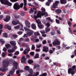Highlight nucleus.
I'll return each instance as SVG.
<instances>
[{
	"label": "nucleus",
	"instance_id": "obj_22",
	"mask_svg": "<svg viewBox=\"0 0 76 76\" xmlns=\"http://www.w3.org/2000/svg\"><path fill=\"white\" fill-rule=\"evenodd\" d=\"M72 71H73L72 68H69L68 70V73L69 74H70Z\"/></svg>",
	"mask_w": 76,
	"mask_h": 76
},
{
	"label": "nucleus",
	"instance_id": "obj_63",
	"mask_svg": "<svg viewBox=\"0 0 76 76\" xmlns=\"http://www.w3.org/2000/svg\"><path fill=\"white\" fill-rule=\"evenodd\" d=\"M3 51H4V52H6V51H7V49H6V48L5 47L3 49Z\"/></svg>",
	"mask_w": 76,
	"mask_h": 76
},
{
	"label": "nucleus",
	"instance_id": "obj_37",
	"mask_svg": "<svg viewBox=\"0 0 76 76\" xmlns=\"http://www.w3.org/2000/svg\"><path fill=\"white\" fill-rule=\"evenodd\" d=\"M14 28H15V29H19V28H20V26L19 25H18L16 26H15Z\"/></svg>",
	"mask_w": 76,
	"mask_h": 76
},
{
	"label": "nucleus",
	"instance_id": "obj_19",
	"mask_svg": "<svg viewBox=\"0 0 76 76\" xmlns=\"http://www.w3.org/2000/svg\"><path fill=\"white\" fill-rule=\"evenodd\" d=\"M28 63L29 64H31L34 63V61L31 59L29 60L28 61Z\"/></svg>",
	"mask_w": 76,
	"mask_h": 76
},
{
	"label": "nucleus",
	"instance_id": "obj_43",
	"mask_svg": "<svg viewBox=\"0 0 76 76\" xmlns=\"http://www.w3.org/2000/svg\"><path fill=\"white\" fill-rule=\"evenodd\" d=\"M23 38H28V34H24L23 36Z\"/></svg>",
	"mask_w": 76,
	"mask_h": 76
},
{
	"label": "nucleus",
	"instance_id": "obj_42",
	"mask_svg": "<svg viewBox=\"0 0 76 76\" xmlns=\"http://www.w3.org/2000/svg\"><path fill=\"white\" fill-rule=\"evenodd\" d=\"M36 22L37 23L38 26L39 25H41V22H39V21L38 20H36Z\"/></svg>",
	"mask_w": 76,
	"mask_h": 76
},
{
	"label": "nucleus",
	"instance_id": "obj_17",
	"mask_svg": "<svg viewBox=\"0 0 76 76\" xmlns=\"http://www.w3.org/2000/svg\"><path fill=\"white\" fill-rule=\"evenodd\" d=\"M10 43L12 45H13V46H15L16 45V43L13 41H10Z\"/></svg>",
	"mask_w": 76,
	"mask_h": 76
},
{
	"label": "nucleus",
	"instance_id": "obj_60",
	"mask_svg": "<svg viewBox=\"0 0 76 76\" xmlns=\"http://www.w3.org/2000/svg\"><path fill=\"white\" fill-rule=\"evenodd\" d=\"M34 4H35V6H38V4L35 1L34 2Z\"/></svg>",
	"mask_w": 76,
	"mask_h": 76
},
{
	"label": "nucleus",
	"instance_id": "obj_29",
	"mask_svg": "<svg viewBox=\"0 0 76 76\" xmlns=\"http://www.w3.org/2000/svg\"><path fill=\"white\" fill-rule=\"evenodd\" d=\"M34 58H39V54L36 53Z\"/></svg>",
	"mask_w": 76,
	"mask_h": 76
},
{
	"label": "nucleus",
	"instance_id": "obj_7",
	"mask_svg": "<svg viewBox=\"0 0 76 76\" xmlns=\"http://www.w3.org/2000/svg\"><path fill=\"white\" fill-rule=\"evenodd\" d=\"M26 49H25L23 52V53L24 54H27L29 53V52L30 51V48L29 47V46L26 47Z\"/></svg>",
	"mask_w": 76,
	"mask_h": 76
},
{
	"label": "nucleus",
	"instance_id": "obj_6",
	"mask_svg": "<svg viewBox=\"0 0 76 76\" xmlns=\"http://www.w3.org/2000/svg\"><path fill=\"white\" fill-rule=\"evenodd\" d=\"M24 29L25 30L27 31H30L27 33V34L28 35H29V36H31V35H32L33 32L32 31H31V30L29 29V28H26V27H24Z\"/></svg>",
	"mask_w": 76,
	"mask_h": 76
},
{
	"label": "nucleus",
	"instance_id": "obj_45",
	"mask_svg": "<svg viewBox=\"0 0 76 76\" xmlns=\"http://www.w3.org/2000/svg\"><path fill=\"white\" fill-rule=\"evenodd\" d=\"M18 54H19V52L18 51H16L14 53V55H18Z\"/></svg>",
	"mask_w": 76,
	"mask_h": 76
},
{
	"label": "nucleus",
	"instance_id": "obj_21",
	"mask_svg": "<svg viewBox=\"0 0 76 76\" xmlns=\"http://www.w3.org/2000/svg\"><path fill=\"white\" fill-rule=\"evenodd\" d=\"M8 70V69H7L5 68H4L1 69V71L3 72H6V71Z\"/></svg>",
	"mask_w": 76,
	"mask_h": 76
},
{
	"label": "nucleus",
	"instance_id": "obj_44",
	"mask_svg": "<svg viewBox=\"0 0 76 76\" xmlns=\"http://www.w3.org/2000/svg\"><path fill=\"white\" fill-rule=\"evenodd\" d=\"M47 74L46 72H45L44 73H43L41 75V76H47Z\"/></svg>",
	"mask_w": 76,
	"mask_h": 76
},
{
	"label": "nucleus",
	"instance_id": "obj_51",
	"mask_svg": "<svg viewBox=\"0 0 76 76\" xmlns=\"http://www.w3.org/2000/svg\"><path fill=\"white\" fill-rule=\"evenodd\" d=\"M68 23L69 26H71V25H72V23L70 21H68Z\"/></svg>",
	"mask_w": 76,
	"mask_h": 76
},
{
	"label": "nucleus",
	"instance_id": "obj_46",
	"mask_svg": "<svg viewBox=\"0 0 76 76\" xmlns=\"http://www.w3.org/2000/svg\"><path fill=\"white\" fill-rule=\"evenodd\" d=\"M34 54L35 53H34V52H31L30 53V54L32 56H34Z\"/></svg>",
	"mask_w": 76,
	"mask_h": 76
},
{
	"label": "nucleus",
	"instance_id": "obj_54",
	"mask_svg": "<svg viewBox=\"0 0 76 76\" xmlns=\"http://www.w3.org/2000/svg\"><path fill=\"white\" fill-rule=\"evenodd\" d=\"M12 37L14 38H17V37H18V35H16V34H14V35H12Z\"/></svg>",
	"mask_w": 76,
	"mask_h": 76
},
{
	"label": "nucleus",
	"instance_id": "obj_55",
	"mask_svg": "<svg viewBox=\"0 0 76 76\" xmlns=\"http://www.w3.org/2000/svg\"><path fill=\"white\" fill-rule=\"evenodd\" d=\"M56 21L57 23H58V24H59V23H60L59 20H58V19H56Z\"/></svg>",
	"mask_w": 76,
	"mask_h": 76
},
{
	"label": "nucleus",
	"instance_id": "obj_3",
	"mask_svg": "<svg viewBox=\"0 0 76 76\" xmlns=\"http://www.w3.org/2000/svg\"><path fill=\"white\" fill-rule=\"evenodd\" d=\"M45 13H42L41 11H39V12H37V16L36 15L34 16V18L35 20L36 21L37 20H37V18H41V16H43L44 15H45Z\"/></svg>",
	"mask_w": 76,
	"mask_h": 76
},
{
	"label": "nucleus",
	"instance_id": "obj_47",
	"mask_svg": "<svg viewBox=\"0 0 76 76\" xmlns=\"http://www.w3.org/2000/svg\"><path fill=\"white\" fill-rule=\"evenodd\" d=\"M1 56L3 57H4L6 56V54H5L4 52H3L1 54Z\"/></svg>",
	"mask_w": 76,
	"mask_h": 76
},
{
	"label": "nucleus",
	"instance_id": "obj_11",
	"mask_svg": "<svg viewBox=\"0 0 76 76\" xmlns=\"http://www.w3.org/2000/svg\"><path fill=\"white\" fill-rule=\"evenodd\" d=\"M49 50V48L46 46H44L43 47V49H42L43 51L44 52H46L47 53L48 51Z\"/></svg>",
	"mask_w": 76,
	"mask_h": 76
},
{
	"label": "nucleus",
	"instance_id": "obj_57",
	"mask_svg": "<svg viewBox=\"0 0 76 76\" xmlns=\"http://www.w3.org/2000/svg\"><path fill=\"white\" fill-rule=\"evenodd\" d=\"M46 25L47 26V27H50V24L49 23H48L46 24Z\"/></svg>",
	"mask_w": 76,
	"mask_h": 76
},
{
	"label": "nucleus",
	"instance_id": "obj_8",
	"mask_svg": "<svg viewBox=\"0 0 76 76\" xmlns=\"http://www.w3.org/2000/svg\"><path fill=\"white\" fill-rule=\"evenodd\" d=\"M15 19H12V25H16L19 24V20L15 21Z\"/></svg>",
	"mask_w": 76,
	"mask_h": 76
},
{
	"label": "nucleus",
	"instance_id": "obj_24",
	"mask_svg": "<svg viewBox=\"0 0 76 76\" xmlns=\"http://www.w3.org/2000/svg\"><path fill=\"white\" fill-rule=\"evenodd\" d=\"M34 36L35 37V36H38V35L39 36V35H40V34H39V33L38 32H34Z\"/></svg>",
	"mask_w": 76,
	"mask_h": 76
},
{
	"label": "nucleus",
	"instance_id": "obj_50",
	"mask_svg": "<svg viewBox=\"0 0 76 76\" xmlns=\"http://www.w3.org/2000/svg\"><path fill=\"white\" fill-rule=\"evenodd\" d=\"M42 43L43 44H45L47 43V41H46V40H45L43 41Z\"/></svg>",
	"mask_w": 76,
	"mask_h": 76
},
{
	"label": "nucleus",
	"instance_id": "obj_40",
	"mask_svg": "<svg viewBox=\"0 0 76 76\" xmlns=\"http://www.w3.org/2000/svg\"><path fill=\"white\" fill-rule=\"evenodd\" d=\"M50 34L52 35H54L56 34V33H55V31H53L50 32Z\"/></svg>",
	"mask_w": 76,
	"mask_h": 76
},
{
	"label": "nucleus",
	"instance_id": "obj_41",
	"mask_svg": "<svg viewBox=\"0 0 76 76\" xmlns=\"http://www.w3.org/2000/svg\"><path fill=\"white\" fill-rule=\"evenodd\" d=\"M34 10L32 9V8H31L30 10V11H29V13L31 14V13H34Z\"/></svg>",
	"mask_w": 76,
	"mask_h": 76
},
{
	"label": "nucleus",
	"instance_id": "obj_64",
	"mask_svg": "<svg viewBox=\"0 0 76 76\" xmlns=\"http://www.w3.org/2000/svg\"><path fill=\"white\" fill-rule=\"evenodd\" d=\"M22 33H23L22 31H19L18 32V34L19 35H21V34H22Z\"/></svg>",
	"mask_w": 76,
	"mask_h": 76
},
{
	"label": "nucleus",
	"instance_id": "obj_36",
	"mask_svg": "<svg viewBox=\"0 0 76 76\" xmlns=\"http://www.w3.org/2000/svg\"><path fill=\"white\" fill-rule=\"evenodd\" d=\"M38 75H39V72H37L35 74L32 75V76H37Z\"/></svg>",
	"mask_w": 76,
	"mask_h": 76
},
{
	"label": "nucleus",
	"instance_id": "obj_16",
	"mask_svg": "<svg viewBox=\"0 0 76 76\" xmlns=\"http://www.w3.org/2000/svg\"><path fill=\"white\" fill-rule=\"evenodd\" d=\"M26 60V58H25V56H23L22 58H21V61L22 62H25Z\"/></svg>",
	"mask_w": 76,
	"mask_h": 76
},
{
	"label": "nucleus",
	"instance_id": "obj_49",
	"mask_svg": "<svg viewBox=\"0 0 76 76\" xmlns=\"http://www.w3.org/2000/svg\"><path fill=\"white\" fill-rule=\"evenodd\" d=\"M56 4H57V6L58 5V4H60V1H55V3Z\"/></svg>",
	"mask_w": 76,
	"mask_h": 76
},
{
	"label": "nucleus",
	"instance_id": "obj_35",
	"mask_svg": "<svg viewBox=\"0 0 76 76\" xmlns=\"http://www.w3.org/2000/svg\"><path fill=\"white\" fill-rule=\"evenodd\" d=\"M0 41L1 43V44H2V45H3V44H4V42H5L3 40V39H0Z\"/></svg>",
	"mask_w": 76,
	"mask_h": 76
},
{
	"label": "nucleus",
	"instance_id": "obj_59",
	"mask_svg": "<svg viewBox=\"0 0 76 76\" xmlns=\"http://www.w3.org/2000/svg\"><path fill=\"white\" fill-rule=\"evenodd\" d=\"M24 40V39L23 38H21L19 40V41H22Z\"/></svg>",
	"mask_w": 76,
	"mask_h": 76
},
{
	"label": "nucleus",
	"instance_id": "obj_15",
	"mask_svg": "<svg viewBox=\"0 0 76 76\" xmlns=\"http://www.w3.org/2000/svg\"><path fill=\"white\" fill-rule=\"evenodd\" d=\"M55 12L57 13H58V14H60L61 12V10L59 9H58L56 10Z\"/></svg>",
	"mask_w": 76,
	"mask_h": 76
},
{
	"label": "nucleus",
	"instance_id": "obj_33",
	"mask_svg": "<svg viewBox=\"0 0 76 76\" xmlns=\"http://www.w3.org/2000/svg\"><path fill=\"white\" fill-rule=\"evenodd\" d=\"M24 6H27V1L26 0H23Z\"/></svg>",
	"mask_w": 76,
	"mask_h": 76
},
{
	"label": "nucleus",
	"instance_id": "obj_62",
	"mask_svg": "<svg viewBox=\"0 0 76 76\" xmlns=\"http://www.w3.org/2000/svg\"><path fill=\"white\" fill-rule=\"evenodd\" d=\"M21 16H24L25 15V12H22L20 14Z\"/></svg>",
	"mask_w": 76,
	"mask_h": 76
},
{
	"label": "nucleus",
	"instance_id": "obj_25",
	"mask_svg": "<svg viewBox=\"0 0 76 76\" xmlns=\"http://www.w3.org/2000/svg\"><path fill=\"white\" fill-rule=\"evenodd\" d=\"M53 8L54 9H56V8H57V4H56L55 3L53 4Z\"/></svg>",
	"mask_w": 76,
	"mask_h": 76
},
{
	"label": "nucleus",
	"instance_id": "obj_12",
	"mask_svg": "<svg viewBox=\"0 0 76 76\" xmlns=\"http://www.w3.org/2000/svg\"><path fill=\"white\" fill-rule=\"evenodd\" d=\"M25 23L26 26H27L28 28H30V26H31V24L29 21L28 20H26L25 22Z\"/></svg>",
	"mask_w": 76,
	"mask_h": 76
},
{
	"label": "nucleus",
	"instance_id": "obj_20",
	"mask_svg": "<svg viewBox=\"0 0 76 76\" xmlns=\"http://www.w3.org/2000/svg\"><path fill=\"white\" fill-rule=\"evenodd\" d=\"M7 51L8 53H13L15 52V49H12L11 50L9 49V50H8Z\"/></svg>",
	"mask_w": 76,
	"mask_h": 76
},
{
	"label": "nucleus",
	"instance_id": "obj_56",
	"mask_svg": "<svg viewBox=\"0 0 76 76\" xmlns=\"http://www.w3.org/2000/svg\"><path fill=\"white\" fill-rule=\"evenodd\" d=\"M35 67H39L40 66L39 64H36L35 65Z\"/></svg>",
	"mask_w": 76,
	"mask_h": 76
},
{
	"label": "nucleus",
	"instance_id": "obj_32",
	"mask_svg": "<svg viewBox=\"0 0 76 76\" xmlns=\"http://www.w3.org/2000/svg\"><path fill=\"white\" fill-rule=\"evenodd\" d=\"M38 26L40 29H42V28H43V25H42V24L39 25H38Z\"/></svg>",
	"mask_w": 76,
	"mask_h": 76
},
{
	"label": "nucleus",
	"instance_id": "obj_34",
	"mask_svg": "<svg viewBox=\"0 0 76 76\" xmlns=\"http://www.w3.org/2000/svg\"><path fill=\"white\" fill-rule=\"evenodd\" d=\"M31 49L32 50H35V45H32Z\"/></svg>",
	"mask_w": 76,
	"mask_h": 76
},
{
	"label": "nucleus",
	"instance_id": "obj_5",
	"mask_svg": "<svg viewBox=\"0 0 76 76\" xmlns=\"http://www.w3.org/2000/svg\"><path fill=\"white\" fill-rule=\"evenodd\" d=\"M10 63L9 61H4L3 62V64L4 67H7L9 65Z\"/></svg>",
	"mask_w": 76,
	"mask_h": 76
},
{
	"label": "nucleus",
	"instance_id": "obj_53",
	"mask_svg": "<svg viewBox=\"0 0 76 76\" xmlns=\"http://www.w3.org/2000/svg\"><path fill=\"white\" fill-rule=\"evenodd\" d=\"M26 6L24 5V6L23 7L24 9V10H25V11H27V10H27V8H26Z\"/></svg>",
	"mask_w": 76,
	"mask_h": 76
},
{
	"label": "nucleus",
	"instance_id": "obj_27",
	"mask_svg": "<svg viewBox=\"0 0 76 76\" xmlns=\"http://www.w3.org/2000/svg\"><path fill=\"white\" fill-rule=\"evenodd\" d=\"M5 47H6L7 49H8L11 47V45H10V44H7L6 45Z\"/></svg>",
	"mask_w": 76,
	"mask_h": 76
},
{
	"label": "nucleus",
	"instance_id": "obj_31",
	"mask_svg": "<svg viewBox=\"0 0 76 76\" xmlns=\"http://www.w3.org/2000/svg\"><path fill=\"white\" fill-rule=\"evenodd\" d=\"M29 38H26L24 39V41L25 42H29Z\"/></svg>",
	"mask_w": 76,
	"mask_h": 76
},
{
	"label": "nucleus",
	"instance_id": "obj_23",
	"mask_svg": "<svg viewBox=\"0 0 76 76\" xmlns=\"http://www.w3.org/2000/svg\"><path fill=\"white\" fill-rule=\"evenodd\" d=\"M31 28L33 29H36V25L34 24H32L31 25Z\"/></svg>",
	"mask_w": 76,
	"mask_h": 76
},
{
	"label": "nucleus",
	"instance_id": "obj_9",
	"mask_svg": "<svg viewBox=\"0 0 76 76\" xmlns=\"http://www.w3.org/2000/svg\"><path fill=\"white\" fill-rule=\"evenodd\" d=\"M60 41L58 40H55L52 43L53 46H56V45H60Z\"/></svg>",
	"mask_w": 76,
	"mask_h": 76
},
{
	"label": "nucleus",
	"instance_id": "obj_38",
	"mask_svg": "<svg viewBox=\"0 0 76 76\" xmlns=\"http://www.w3.org/2000/svg\"><path fill=\"white\" fill-rule=\"evenodd\" d=\"M3 35L4 37H5V38H7V34L6 33H3Z\"/></svg>",
	"mask_w": 76,
	"mask_h": 76
},
{
	"label": "nucleus",
	"instance_id": "obj_26",
	"mask_svg": "<svg viewBox=\"0 0 76 76\" xmlns=\"http://www.w3.org/2000/svg\"><path fill=\"white\" fill-rule=\"evenodd\" d=\"M42 13H45V15H47V13H45V9L44 8H42Z\"/></svg>",
	"mask_w": 76,
	"mask_h": 76
},
{
	"label": "nucleus",
	"instance_id": "obj_28",
	"mask_svg": "<svg viewBox=\"0 0 76 76\" xmlns=\"http://www.w3.org/2000/svg\"><path fill=\"white\" fill-rule=\"evenodd\" d=\"M28 72H29L30 74L31 75H32V73H33V72L34 71H33V70H32V69H30L28 70Z\"/></svg>",
	"mask_w": 76,
	"mask_h": 76
},
{
	"label": "nucleus",
	"instance_id": "obj_10",
	"mask_svg": "<svg viewBox=\"0 0 76 76\" xmlns=\"http://www.w3.org/2000/svg\"><path fill=\"white\" fill-rule=\"evenodd\" d=\"M10 15H7L6 16L4 20V21L6 22H8L10 20Z\"/></svg>",
	"mask_w": 76,
	"mask_h": 76
},
{
	"label": "nucleus",
	"instance_id": "obj_58",
	"mask_svg": "<svg viewBox=\"0 0 76 76\" xmlns=\"http://www.w3.org/2000/svg\"><path fill=\"white\" fill-rule=\"evenodd\" d=\"M49 53H50V54H53V51L52 50H49Z\"/></svg>",
	"mask_w": 76,
	"mask_h": 76
},
{
	"label": "nucleus",
	"instance_id": "obj_48",
	"mask_svg": "<svg viewBox=\"0 0 76 76\" xmlns=\"http://www.w3.org/2000/svg\"><path fill=\"white\" fill-rule=\"evenodd\" d=\"M45 31L46 32H48L50 31V28H46L45 29Z\"/></svg>",
	"mask_w": 76,
	"mask_h": 76
},
{
	"label": "nucleus",
	"instance_id": "obj_4",
	"mask_svg": "<svg viewBox=\"0 0 76 76\" xmlns=\"http://www.w3.org/2000/svg\"><path fill=\"white\" fill-rule=\"evenodd\" d=\"M0 1L1 4H6L10 6H11L12 4V3L9 2V1L7 0H0Z\"/></svg>",
	"mask_w": 76,
	"mask_h": 76
},
{
	"label": "nucleus",
	"instance_id": "obj_13",
	"mask_svg": "<svg viewBox=\"0 0 76 76\" xmlns=\"http://www.w3.org/2000/svg\"><path fill=\"white\" fill-rule=\"evenodd\" d=\"M5 28H7V29H8V30H9V31H10L12 29V27H11V26H9V25L8 24L5 25Z\"/></svg>",
	"mask_w": 76,
	"mask_h": 76
},
{
	"label": "nucleus",
	"instance_id": "obj_1",
	"mask_svg": "<svg viewBox=\"0 0 76 76\" xmlns=\"http://www.w3.org/2000/svg\"><path fill=\"white\" fill-rule=\"evenodd\" d=\"M13 65L14 66L13 67V70L12 71H10L9 72V73L11 74V75H13L14 74V72H15V70L17 69L18 63L14 61L13 62Z\"/></svg>",
	"mask_w": 76,
	"mask_h": 76
},
{
	"label": "nucleus",
	"instance_id": "obj_30",
	"mask_svg": "<svg viewBox=\"0 0 76 76\" xmlns=\"http://www.w3.org/2000/svg\"><path fill=\"white\" fill-rule=\"evenodd\" d=\"M25 69L26 70H27V71H29V66H26L25 67Z\"/></svg>",
	"mask_w": 76,
	"mask_h": 76
},
{
	"label": "nucleus",
	"instance_id": "obj_18",
	"mask_svg": "<svg viewBox=\"0 0 76 76\" xmlns=\"http://www.w3.org/2000/svg\"><path fill=\"white\" fill-rule=\"evenodd\" d=\"M60 2L61 4H66L67 3V1L65 0H61Z\"/></svg>",
	"mask_w": 76,
	"mask_h": 76
},
{
	"label": "nucleus",
	"instance_id": "obj_2",
	"mask_svg": "<svg viewBox=\"0 0 76 76\" xmlns=\"http://www.w3.org/2000/svg\"><path fill=\"white\" fill-rule=\"evenodd\" d=\"M23 6V3H21L20 4V5L18 3H15L14 5L13 8L15 10H19V9H20V8L22 9Z\"/></svg>",
	"mask_w": 76,
	"mask_h": 76
},
{
	"label": "nucleus",
	"instance_id": "obj_39",
	"mask_svg": "<svg viewBox=\"0 0 76 76\" xmlns=\"http://www.w3.org/2000/svg\"><path fill=\"white\" fill-rule=\"evenodd\" d=\"M34 10H34V14H36L37 12V8H34Z\"/></svg>",
	"mask_w": 76,
	"mask_h": 76
},
{
	"label": "nucleus",
	"instance_id": "obj_61",
	"mask_svg": "<svg viewBox=\"0 0 76 76\" xmlns=\"http://www.w3.org/2000/svg\"><path fill=\"white\" fill-rule=\"evenodd\" d=\"M75 68H76V66H75V65H74V66H72V69L73 70H74V69H75Z\"/></svg>",
	"mask_w": 76,
	"mask_h": 76
},
{
	"label": "nucleus",
	"instance_id": "obj_52",
	"mask_svg": "<svg viewBox=\"0 0 76 76\" xmlns=\"http://www.w3.org/2000/svg\"><path fill=\"white\" fill-rule=\"evenodd\" d=\"M41 46H42V45L41 44H40L39 45H37V48H41Z\"/></svg>",
	"mask_w": 76,
	"mask_h": 76
},
{
	"label": "nucleus",
	"instance_id": "obj_14",
	"mask_svg": "<svg viewBox=\"0 0 76 76\" xmlns=\"http://www.w3.org/2000/svg\"><path fill=\"white\" fill-rule=\"evenodd\" d=\"M48 2H46V6H50V3H51V2H53V0H48Z\"/></svg>",
	"mask_w": 76,
	"mask_h": 76
}]
</instances>
